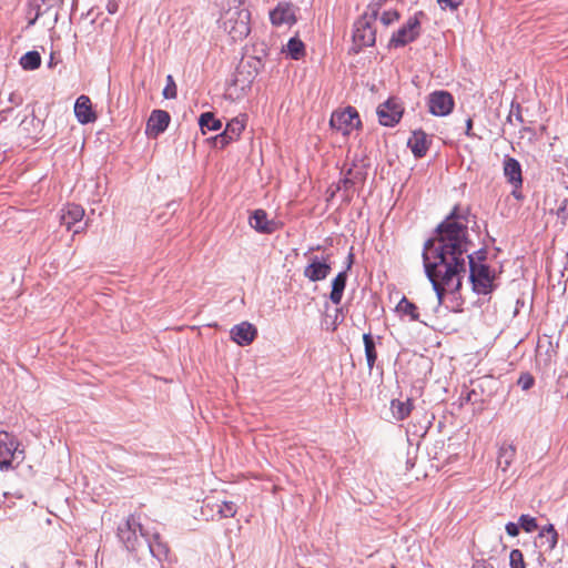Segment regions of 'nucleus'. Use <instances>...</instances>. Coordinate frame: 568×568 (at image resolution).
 <instances>
[{
    "mask_svg": "<svg viewBox=\"0 0 568 568\" xmlns=\"http://www.w3.org/2000/svg\"><path fill=\"white\" fill-rule=\"evenodd\" d=\"M230 334L231 339L234 343H236L240 346H247L254 341L257 331L251 323L242 322L237 325H234L231 328Z\"/></svg>",
    "mask_w": 568,
    "mask_h": 568,
    "instance_id": "nucleus-16",
    "label": "nucleus"
},
{
    "mask_svg": "<svg viewBox=\"0 0 568 568\" xmlns=\"http://www.w3.org/2000/svg\"><path fill=\"white\" fill-rule=\"evenodd\" d=\"M346 272H339L332 282V292L329 298L334 304H339L342 301L346 286Z\"/></svg>",
    "mask_w": 568,
    "mask_h": 568,
    "instance_id": "nucleus-24",
    "label": "nucleus"
},
{
    "mask_svg": "<svg viewBox=\"0 0 568 568\" xmlns=\"http://www.w3.org/2000/svg\"><path fill=\"white\" fill-rule=\"evenodd\" d=\"M396 313L404 317H408L409 321H418L419 320V313L417 306L408 301L405 296L402 297V300L398 302V304L395 307Z\"/></svg>",
    "mask_w": 568,
    "mask_h": 568,
    "instance_id": "nucleus-25",
    "label": "nucleus"
},
{
    "mask_svg": "<svg viewBox=\"0 0 568 568\" xmlns=\"http://www.w3.org/2000/svg\"><path fill=\"white\" fill-rule=\"evenodd\" d=\"M505 529L509 536L516 537L519 534L520 527H519V524L509 521L506 524Z\"/></svg>",
    "mask_w": 568,
    "mask_h": 568,
    "instance_id": "nucleus-38",
    "label": "nucleus"
},
{
    "mask_svg": "<svg viewBox=\"0 0 568 568\" xmlns=\"http://www.w3.org/2000/svg\"><path fill=\"white\" fill-rule=\"evenodd\" d=\"M247 19L248 13L246 11H229L226 18L223 20V28L233 40L243 39L250 33Z\"/></svg>",
    "mask_w": 568,
    "mask_h": 568,
    "instance_id": "nucleus-7",
    "label": "nucleus"
},
{
    "mask_svg": "<svg viewBox=\"0 0 568 568\" xmlns=\"http://www.w3.org/2000/svg\"><path fill=\"white\" fill-rule=\"evenodd\" d=\"M516 455V450L511 445H503L498 450L497 466L501 471H507Z\"/></svg>",
    "mask_w": 568,
    "mask_h": 568,
    "instance_id": "nucleus-26",
    "label": "nucleus"
},
{
    "mask_svg": "<svg viewBox=\"0 0 568 568\" xmlns=\"http://www.w3.org/2000/svg\"><path fill=\"white\" fill-rule=\"evenodd\" d=\"M329 124L333 129L341 132L343 135H348L354 130L359 129V114L355 108L347 106L343 110L334 111L332 113Z\"/></svg>",
    "mask_w": 568,
    "mask_h": 568,
    "instance_id": "nucleus-6",
    "label": "nucleus"
},
{
    "mask_svg": "<svg viewBox=\"0 0 568 568\" xmlns=\"http://www.w3.org/2000/svg\"><path fill=\"white\" fill-rule=\"evenodd\" d=\"M343 184L346 186V184L349 182L347 179H344L343 181Z\"/></svg>",
    "mask_w": 568,
    "mask_h": 568,
    "instance_id": "nucleus-44",
    "label": "nucleus"
},
{
    "mask_svg": "<svg viewBox=\"0 0 568 568\" xmlns=\"http://www.w3.org/2000/svg\"><path fill=\"white\" fill-rule=\"evenodd\" d=\"M84 216V210L82 206L78 204H68L61 210V224H63L68 230L80 222Z\"/></svg>",
    "mask_w": 568,
    "mask_h": 568,
    "instance_id": "nucleus-20",
    "label": "nucleus"
},
{
    "mask_svg": "<svg viewBox=\"0 0 568 568\" xmlns=\"http://www.w3.org/2000/svg\"><path fill=\"white\" fill-rule=\"evenodd\" d=\"M118 535L129 551L138 554L148 544L149 530L143 527L139 516L130 515L119 527Z\"/></svg>",
    "mask_w": 568,
    "mask_h": 568,
    "instance_id": "nucleus-2",
    "label": "nucleus"
},
{
    "mask_svg": "<svg viewBox=\"0 0 568 568\" xmlns=\"http://www.w3.org/2000/svg\"><path fill=\"white\" fill-rule=\"evenodd\" d=\"M331 263L328 257L313 256L308 265L304 268V276L311 282L325 280L331 273Z\"/></svg>",
    "mask_w": 568,
    "mask_h": 568,
    "instance_id": "nucleus-13",
    "label": "nucleus"
},
{
    "mask_svg": "<svg viewBox=\"0 0 568 568\" xmlns=\"http://www.w3.org/2000/svg\"><path fill=\"white\" fill-rule=\"evenodd\" d=\"M41 64V55L37 51H29L20 58V65L24 70H36Z\"/></svg>",
    "mask_w": 568,
    "mask_h": 568,
    "instance_id": "nucleus-29",
    "label": "nucleus"
},
{
    "mask_svg": "<svg viewBox=\"0 0 568 568\" xmlns=\"http://www.w3.org/2000/svg\"><path fill=\"white\" fill-rule=\"evenodd\" d=\"M170 120L171 116L166 111L153 110L146 122V134L156 138L168 129Z\"/></svg>",
    "mask_w": 568,
    "mask_h": 568,
    "instance_id": "nucleus-15",
    "label": "nucleus"
},
{
    "mask_svg": "<svg viewBox=\"0 0 568 568\" xmlns=\"http://www.w3.org/2000/svg\"><path fill=\"white\" fill-rule=\"evenodd\" d=\"M503 171L504 175L509 184L515 189L513 194L518 197L516 194V190L521 187L523 185V174H521V165L520 163L511 158L505 156L503 161Z\"/></svg>",
    "mask_w": 568,
    "mask_h": 568,
    "instance_id": "nucleus-14",
    "label": "nucleus"
},
{
    "mask_svg": "<svg viewBox=\"0 0 568 568\" xmlns=\"http://www.w3.org/2000/svg\"><path fill=\"white\" fill-rule=\"evenodd\" d=\"M199 125L205 134L207 131H219L222 128V122L212 112H204L199 118Z\"/></svg>",
    "mask_w": 568,
    "mask_h": 568,
    "instance_id": "nucleus-27",
    "label": "nucleus"
},
{
    "mask_svg": "<svg viewBox=\"0 0 568 568\" xmlns=\"http://www.w3.org/2000/svg\"><path fill=\"white\" fill-rule=\"evenodd\" d=\"M245 126H246V116L245 115H239V116L231 119L227 122L225 130L215 138L216 143L220 144L221 148H224L229 143L236 141L240 138L243 130L245 129Z\"/></svg>",
    "mask_w": 568,
    "mask_h": 568,
    "instance_id": "nucleus-11",
    "label": "nucleus"
},
{
    "mask_svg": "<svg viewBox=\"0 0 568 568\" xmlns=\"http://www.w3.org/2000/svg\"><path fill=\"white\" fill-rule=\"evenodd\" d=\"M403 111L404 109L397 99H388L377 108L379 123L384 126L395 125L399 122Z\"/></svg>",
    "mask_w": 568,
    "mask_h": 568,
    "instance_id": "nucleus-8",
    "label": "nucleus"
},
{
    "mask_svg": "<svg viewBox=\"0 0 568 568\" xmlns=\"http://www.w3.org/2000/svg\"><path fill=\"white\" fill-rule=\"evenodd\" d=\"M286 51L293 59L298 60L304 54V43L297 38H291Z\"/></svg>",
    "mask_w": 568,
    "mask_h": 568,
    "instance_id": "nucleus-31",
    "label": "nucleus"
},
{
    "mask_svg": "<svg viewBox=\"0 0 568 568\" xmlns=\"http://www.w3.org/2000/svg\"><path fill=\"white\" fill-rule=\"evenodd\" d=\"M248 224L258 233L271 234L276 230V223L268 220L267 214L263 210H255L250 216Z\"/></svg>",
    "mask_w": 568,
    "mask_h": 568,
    "instance_id": "nucleus-18",
    "label": "nucleus"
},
{
    "mask_svg": "<svg viewBox=\"0 0 568 568\" xmlns=\"http://www.w3.org/2000/svg\"><path fill=\"white\" fill-rule=\"evenodd\" d=\"M9 111H10V109H8V110H2V111L0 112V121H4V120L7 119L6 113H7V112H9Z\"/></svg>",
    "mask_w": 568,
    "mask_h": 568,
    "instance_id": "nucleus-42",
    "label": "nucleus"
},
{
    "mask_svg": "<svg viewBox=\"0 0 568 568\" xmlns=\"http://www.w3.org/2000/svg\"><path fill=\"white\" fill-rule=\"evenodd\" d=\"M363 341H364V346H365V356H366L367 366H368V369L372 371L375 365L376 358H377L375 343H374L371 334H364Z\"/></svg>",
    "mask_w": 568,
    "mask_h": 568,
    "instance_id": "nucleus-28",
    "label": "nucleus"
},
{
    "mask_svg": "<svg viewBox=\"0 0 568 568\" xmlns=\"http://www.w3.org/2000/svg\"><path fill=\"white\" fill-rule=\"evenodd\" d=\"M74 113L78 121L82 124L91 123L97 119L95 113L92 111L91 101L87 95H80L77 99Z\"/></svg>",
    "mask_w": 568,
    "mask_h": 568,
    "instance_id": "nucleus-19",
    "label": "nucleus"
},
{
    "mask_svg": "<svg viewBox=\"0 0 568 568\" xmlns=\"http://www.w3.org/2000/svg\"><path fill=\"white\" fill-rule=\"evenodd\" d=\"M384 0H374L368 10L354 23L353 42L357 49L375 43V30L372 22L377 19L378 8Z\"/></svg>",
    "mask_w": 568,
    "mask_h": 568,
    "instance_id": "nucleus-3",
    "label": "nucleus"
},
{
    "mask_svg": "<svg viewBox=\"0 0 568 568\" xmlns=\"http://www.w3.org/2000/svg\"><path fill=\"white\" fill-rule=\"evenodd\" d=\"M471 128H473V121H471V119H467V121H466V134L468 136L471 135V133H470Z\"/></svg>",
    "mask_w": 568,
    "mask_h": 568,
    "instance_id": "nucleus-40",
    "label": "nucleus"
},
{
    "mask_svg": "<svg viewBox=\"0 0 568 568\" xmlns=\"http://www.w3.org/2000/svg\"><path fill=\"white\" fill-rule=\"evenodd\" d=\"M464 0H437L439 7L443 10H450L455 11L457 10L462 4Z\"/></svg>",
    "mask_w": 568,
    "mask_h": 568,
    "instance_id": "nucleus-35",
    "label": "nucleus"
},
{
    "mask_svg": "<svg viewBox=\"0 0 568 568\" xmlns=\"http://www.w3.org/2000/svg\"><path fill=\"white\" fill-rule=\"evenodd\" d=\"M557 542L558 534L552 524L540 529L536 546L539 548V558L548 561L550 568H560L561 565V557L554 554Z\"/></svg>",
    "mask_w": 568,
    "mask_h": 568,
    "instance_id": "nucleus-4",
    "label": "nucleus"
},
{
    "mask_svg": "<svg viewBox=\"0 0 568 568\" xmlns=\"http://www.w3.org/2000/svg\"><path fill=\"white\" fill-rule=\"evenodd\" d=\"M19 447L20 443L13 435L0 430V469H9L13 462L21 463L24 459V452Z\"/></svg>",
    "mask_w": 568,
    "mask_h": 568,
    "instance_id": "nucleus-5",
    "label": "nucleus"
},
{
    "mask_svg": "<svg viewBox=\"0 0 568 568\" xmlns=\"http://www.w3.org/2000/svg\"><path fill=\"white\" fill-rule=\"evenodd\" d=\"M63 0H51V6L60 7Z\"/></svg>",
    "mask_w": 568,
    "mask_h": 568,
    "instance_id": "nucleus-43",
    "label": "nucleus"
},
{
    "mask_svg": "<svg viewBox=\"0 0 568 568\" xmlns=\"http://www.w3.org/2000/svg\"><path fill=\"white\" fill-rule=\"evenodd\" d=\"M80 232H81V230H74V234H78Z\"/></svg>",
    "mask_w": 568,
    "mask_h": 568,
    "instance_id": "nucleus-45",
    "label": "nucleus"
},
{
    "mask_svg": "<svg viewBox=\"0 0 568 568\" xmlns=\"http://www.w3.org/2000/svg\"><path fill=\"white\" fill-rule=\"evenodd\" d=\"M398 18H399V16L396 11L389 10V11L383 12L381 20L384 26H389L393 22L397 21Z\"/></svg>",
    "mask_w": 568,
    "mask_h": 568,
    "instance_id": "nucleus-36",
    "label": "nucleus"
},
{
    "mask_svg": "<svg viewBox=\"0 0 568 568\" xmlns=\"http://www.w3.org/2000/svg\"><path fill=\"white\" fill-rule=\"evenodd\" d=\"M510 568H526L524 555L519 549H513L509 555Z\"/></svg>",
    "mask_w": 568,
    "mask_h": 568,
    "instance_id": "nucleus-33",
    "label": "nucleus"
},
{
    "mask_svg": "<svg viewBox=\"0 0 568 568\" xmlns=\"http://www.w3.org/2000/svg\"><path fill=\"white\" fill-rule=\"evenodd\" d=\"M166 80L168 84L163 90V97L165 99H174L176 97V85L173 81L172 75H168Z\"/></svg>",
    "mask_w": 568,
    "mask_h": 568,
    "instance_id": "nucleus-34",
    "label": "nucleus"
},
{
    "mask_svg": "<svg viewBox=\"0 0 568 568\" xmlns=\"http://www.w3.org/2000/svg\"><path fill=\"white\" fill-rule=\"evenodd\" d=\"M145 548H148L149 552L159 561H162L168 558L169 548L166 544H164L161 540L160 535L158 532H149L148 544H145Z\"/></svg>",
    "mask_w": 568,
    "mask_h": 568,
    "instance_id": "nucleus-21",
    "label": "nucleus"
},
{
    "mask_svg": "<svg viewBox=\"0 0 568 568\" xmlns=\"http://www.w3.org/2000/svg\"><path fill=\"white\" fill-rule=\"evenodd\" d=\"M437 231L438 236L424 244L423 263L438 303L443 302L446 292L454 293L460 288L466 274V258L474 292L484 295L490 293L494 275L486 264L468 254L467 223L457 213V207L438 225Z\"/></svg>",
    "mask_w": 568,
    "mask_h": 568,
    "instance_id": "nucleus-1",
    "label": "nucleus"
},
{
    "mask_svg": "<svg viewBox=\"0 0 568 568\" xmlns=\"http://www.w3.org/2000/svg\"><path fill=\"white\" fill-rule=\"evenodd\" d=\"M518 385L524 389L527 390L534 385V378L529 374L521 375L518 379Z\"/></svg>",
    "mask_w": 568,
    "mask_h": 568,
    "instance_id": "nucleus-37",
    "label": "nucleus"
},
{
    "mask_svg": "<svg viewBox=\"0 0 568 568\" xmlns=\"http://www.w3.org/2000/svg\"><path fill=\"white\" fill-rule=\"evenodd\" d=\"M270 19L274 26L293 24L296 21L294 7L290 3H278L271 11Z\"/></svg>",
    "mask_w": 568,
    "mask_h": 568,
    "instance_id": "nucleus-17",
    "label": "nucleus"
},
{
    "mask_svg": "<svg viewBox=\"0 0 568 568\" xmlns=\"http://www.w3.org/2000/svg\"><path fill=\"white\" fill-rule=\"evenodd\" d=\"M413 409V402L410 398L393 399L390 402V412L396 420H404Z\"/></svg>",
    "mask_w": 568,
    "mask_h": 568,
    "instance_id": "nucleus-23",
    "label": "nucleus"
},
{
    "mask_svg": "<svg viewBox=\"0 0 568 568\" xmlns=\"http://www.w3.org/2000/svg\"><path fill=\"white\" fill-rule=\"evenodd\" d=\"M428 109L433 115H448L454 109V98L447 91H435L428 97Z\"/></svg>",
    "mask_w": 568,
    "mask_h": 568,
    "instance_id": "nucleus-10",
    "label": "nucleus"
},
{
    "mask_svg": "<svg viewBox=\"0 0 568 568\" xmlns=\"http://www.w3.org/2000/svg\"><path fill=\"white\" fill-rule=\"evenodd\" d=\"M518 524L519 527L523 528L526 532H532L538 528L536 518L529 515H521L519 517Z\"/></svg>",
    "mask_w": 568,
    "mask_h": 568,
    "instance_id": "nucleus-32",
    "label": "nucleus"
},
{
    "mask_svg": "<svg viewBox=\"0 0 568 568\" xmlns=\"http://www.w3.org/2000/svg\"><path fill=\"white\" fill-rule=\"evenodd\" d=\"M419 24L417 16L410 17L406 23L393 34L390 45L399 48L414 41L419 34Z\"/></svg>",
    "mask_w": 568,
    "mask_h": 568,
    "instance_id": "nucleus-9",
    "label": "nucleus"
},
{
    "mask_svg": "<svg viewBox=\"0 0 568 568\" xmlns=\"http://www.w3.org/2000/svg\"><path fill=\"white\" fill-rule=\"evenodd\" d=\"M105 8L110 14H114L119 10V2L116 0H109Z\"/></svg>",
    "mask_w": 568,
    "mask_h": 568,
    "instance_id": "nucleus-39",
    "label": "nucleus"
},
{
    "mask_svg": "<svg viewBox=\"0 0 568 568\" xmlns=\"http://www.w3.org/2000/svg\"><path fill=\"white\" fill-rule=\"evenodd\" d=\"M516 108H517V112H516V114H515V115H516V119H517L519 122H523L524 120H523V116H521L520 111H519V104H517V106H516Z\"/></svg>",
    "mask_w": 568,
    "mask_h": 568,
    "instance_id": "nucleus-41",
    "label": "nucleus"
},
{
    "mask_svg": "<svg viewBox=\"0 0 568 568\" xmlns=\"http://www.w3.org/2000/svg\"><path fill=\"white\" fill-rule=\"evenodd\" d=\"M412 153L416 158H422L426 154L429 148L427 135L423 131H414L407 142Z\"/></svg>",
    "mask_w": 568,
    "mask_h": 568,
    "instance_id": "nucleus-22",
    "label": "nucleus"
},
{
    "mask_svg": "<svg viewBox=\"0 0 568 568\" xmlns=\"http://www.w3.org/2000/svg\"><path fill=\"white\" fill-rule=\"evenodd\" d=\"M212 507L216 508L220 518L234 517L237 511V507L233 501L215 503Z\"/></svg>",
    "mask_w": 568,
    "mask_h": 568,
    "instance_id": "nucleus-30",
    "label": "nucleus"
},
{
    "mask_svg": "<svg viewBox=\"0 0 568 568\" xmlns=\"http://www.w3.org/2000/svg\"><path fill=\"white\" fill-rule=\"evenodd\" d=\"M58 6H49L47 3H36V1H30L29 3V14L32 12L34 16L29 20V26H33L39 19L48 18V22L43 21L44 24L53 27L58 20Z\"/></svg>",
    "mask_w": 568,
    "mask_h": 568,
    "instance_id": "nucleus-12",
    "label": "nucleus"
}]
</instances>
